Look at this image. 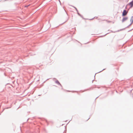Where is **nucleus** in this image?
Returning <instances> with one entry per match:
<instances>
[{"instance_id":"nucleus-3","label":"nucleus","mask_w":133,"mask_h":133,"mask_svg":"<svg viewBox=\"0 0 133 133\" xmlns=\"http://www.w3.org/2000/svg\"><path fill=\"white\" fill-rule=\"evenodd\" d=\"M127 19H128L127 17H124L123 18V19H122V21L123 22H124V21L126 20H127Z\"/></svg>"},{"instance_id":"nucleus-1","label":"nucleus","mask_w":133,"mask_h":133,"mask_svg":"<svg viewBox=\"0 0 133 133\" xmlns=\"http://www.w3.org/2000/svg\"><path fill=\"white\" fill-rule=\"evenodd\" d=\"M128 11H127L125 10H124L122 13V15L123 16H125L127 14Z\"/></svg>"},{"instance_id":"nucleus-2","label":"nucleus","mask_w":133,"mask_h":133,"mask_svg":"<svg viewBox=\"0 0 133 133\" xmlns=\"http://www.w3.org/2000/svg\"><path fill=\"white\" fill-rule=\"evenodd\" d=\"M129 5L130 6V8H132L133 5V1L130 2Z\"/></svg>"},{"instance_id":"nucleus-4","label":"nucleus","mask_w":133,"mask_h":133,"mask_svg":"<svg viewBox=\"0 0 133 133\" xmlns=\"http://www.w3.org/2000/svg\"><path fill=\"white\" fill-rule=\"evenodd\" d=\"M56 83H57V84H59L60 85H61L59 82V81H56Z\"/></svg>"},{"instance_id":"nucleus-5","label":"nucleus","mask_w":133,"mask_h":133,"mask_svg":"<svg viewBox=\"0 0 133 133\" xmlns=\"http://www.w3.org/2000/svg\"><path fill=\"white\" fill-rule=\"evenodd\" d=\"M131 21L132 22H133V17H132V18L131 19Z\"/></svg>"}]
</instances>
